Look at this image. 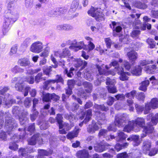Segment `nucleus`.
<instances>
[{
    "label": "nucleus",
    "mask_w": 158,
    "mask_h": 158,
    "mask_svg": "<svg viewBox=\"0 0 158 158\" xmlns=\"http://www.w3.org/2000/svg\"><path fill=\"white\" fill-rule=\"evenodd\" d=\"M151 119L150 123L147 127H144L145 125V122L144 118L142 117H138L135 119L134 126L135 129V131L138 132L139 131L141 128H143V133L141 135V138H143L146 135V134L152 132L154 130L152 126L156 125L158 122V113L155 114L153 116L152 113L149 114L147 116V119L150 121Z\"/></svg>",
    "instance_id": "f257e3e1"
},
{
    "label": "nucleus",
    "mask_w": 158,
    "mask_h": 158,
    "mask_svg": "<svg viewBox=\"0 0 158 158\" xmlns=\"http://www.w3.org/2000/svg\"><path fill=\"white\" fill-rule=\"evenodd\" d=\"M19 17V15L17 13L13 12L10 10L6 13L4 18L2 30L3 35H6L8 31L11 23L15 22Z\"/></svg>",
    "instance_id": "f03ea898"
},
{
    "label": "nucleus",
    "mask_w": 158,
    "mask_h": 158,
    "mask_svg": "<svg viewBox=\"0 0 158 158\" xmlns=\"http://www.w3.org/2000/svg\"><path fill=\"white\" fill-rule=\"evenodd\" d=\"M112 66L114 67L115 71L117 72V69L120 68L119 66L118 61L115 60H113L108 66L102 65L101 66L97 65V67L98 69L99 73L100 75L104 74L108 75L110 74L112 75H114L115 74L114 72L110 71L109 72L106 71H107Z\"/></svg>",
    "instance_id": "7ed1b4c3"
},
{
    "label": "nucleus",
    "mask_w": 158,
    "mask_h": 158,
    "mask_svg": "<svg viewBox=\"0 0 158 158\" xmlns=\"http://www.w3.org/2000/svg\"><path fill=\"white\" fill-rule=\"evenodd\" d=\"M88 14L94 17L98 21H102L104 19V15L97 8L91 7L90 10L88 11Z\"/></svg>",
    "instance_id": "20e7f679"
},
{
    "label": "nucleus",
    "mask_w": 158,
    "mask_h": 158,
    "mask_svg": "<svg viewBox=\"0 0 158 158\" xmlns=\"http://www.w3.org/2000/svg\"><path fill=\"white\" fill-rule=\"evenodd\" d=\"M128 116L126 114L118 115L115 117V125L116 126L120 127L125 125L124 123L128 121Z\"/></svg>",
    "instance_id": "39448f33"
},
{
    "label": "nucleus",
    "mask_w": 158,
    "mask_h": 158,
    "mask_svg": "<svg viewBox=\"0 0 158 158\" xmlns=\"http://www.w3.org/2000/svg\"><path fill=\"white\" fill-rule=\"evenodd\" d=\"M158 107V99L156 98H154L151 100L149 103L145 105V110L144 111V114H148L151 108L154 109Z\"/></svg>",
    "instance_id": "423d86ee"
},
{
    "label": "nucleus",
    "mask_w": 158,
    "mask_h": 158,
    "mask_svg": "<svg viewBox=\"0 0 158 158\" xmlns=\"http://www.w3.org/2000/svg\"><path fill=\"white\" fill-rule=\"evenodd\" d=\"M43 48V43L40 41H36L33 43L31 46L30 51L35 53H39L41 51Z\"/></svg>",
    "instance_id": "0eeeda50"
},
{
    "label": "nucleus",
    "mask_w": 158,
    "mask_h": 158,
    "mask_svg": "<svg viewBox=\"0 0 158 158\" xmlns=\"http://www.w3.org/2000/svg\"><path fill=\"white\" fill-rule=\"evenodd\" d=\"M63 80L61 76L59 75H57L56 79L50 80L46 81L44 84V88L45 89H48L49 88L48 86L50 85L51 84L54 83L55 82H61L63 84Z\"/></svg>",
    "instance_id": "6e6552de"
},
{
    "label": "nucleus",
    "mask_w": 158,
    "mask_h": 158,
    "mask_svg": "<svg viewBox=\"0 0 158 158\" xmlns=\"http://www.w3.org/2000/svg\"><path fill=\"white\" fill-rule=\"evenodd\" d=\"M5 126L8 132V134L10 135V133L9 132L11 131H14L17 127V124L14 120L10 118L8 120H6L5 122Z\"/></svg>",
    "instance_id": "1a4fd4ad"
},
{
    "label": "nucleus",
    "mask_w": 158,
    "mask_h": 158,
    "mask_svg": "<svg viewBox=\"0 0 158 158\" xmlns=\"http://www.w3.org/2000/svg\"><path fill=\"white\" fill-rule=\"evenodd\" d=\"M106 84L109 85L108 86V90L109 92L111 93H114L117 92L116 88L114 85L115 83L114 80H111L110 78H107L106 80Z\"/></svg>",
    "instance_id": "9d476101"
},
{
    "label": "nucleus",
    "mask_w": 158,
    "mask_h": 158,
    "mask_svg": "<svg viewBox=\"0 0 158 158\" xmlns=\"http://www.w3.org/2000/svg\"><path fill=\"white\" fill-rule=\"evenodd\" d=\"M101 127V124L99 122L94 123L93 122L92 124L89 125L87 128L88 131L91 133H93L98 130Z\"/></svg>",
    "instance_id": "9b49d317"
},
{
    "label": "nucleus",
    "mask_w": 158,
    "mask_h": 158,
    "mask_svg": "<svg viewBox=\"0 0 158 158\" xmlns=\"http://www.w3.org/2000/svg\"><path fill=\"white\" fill-rule=\"evenodd\" d=\"M123 70V68H119L117 69V73L120 75L119 79L122 81L127 80L128 78V76L130 75V73L128 72H124Z\"/></svg>",
    "instance_id": "f8f14e48"
},
{
    "label": "nucleus",
    "mask_w": 158,
    "mask_h": 158,
    "mask_svg": "<svg viewBox=\"0 0 158 158\" xmlns=\"http://www.w3.org/2000/svg\"><path fill=\"white\" fill-rule=\"evenodd\" d=\"M37 141H38L39 144L41 143L42 142V139L39 136V134L34 135L30 139L28 140V143L30 145H34Z\"/></svg>",
    "instance_id": "ddd939ff"
},
{
    "label": "nucleus",
    "mask_w": 158,
    "mask_h": 158,
    "mask_svg": "<svg viewBox=\"0 0 158 158\" xmlns=\"http://www.w3.org/2000/svg\"><path fill=\"white\" fill-rule=\"evenodd\" d=\"M84 46L83 41L75 42L72 44L69 47V48L73 50L74 51H77L81 49Z\"/></svg>",
    "instance_id": "4468645a"
},
{
    "label": "nucleus",
    "mask_w": 158,
    "mask_h": 158,
    "mask_svg": "<svg viewBox=\"0 0 158 158\" xmlns=\"http://www.w3.org/2000/svg\"><path fill=\"white\" fill-rule=\"evenodd\" d=\"M69 58V60L70 61L74 62V64L76 67H79L82 64L83 66H85L87 64V63L86 61H83L80 59L74 58L73 56L70 57Z\"/></svg>",
    "instance_id": "2eb2a0df"
},
{
    "label": "nucleus",
    "mask_w": 158,
    "mask_h": 158,
    "mask_svg": "<svg viewBox=\"0 0 158 158\" xmlns=\"http://www.w3.org/2000/svg\"><path fill=\"white\" fill-rule=\"evenodd\" d=\"M23 80V78H20L15 77L12 80V82L14 83L15 82L18 81L19 82L16 84L15 85V88L16 89L19 91H22L23 89V85H22V82Z\"/></svg>",
    "instance_id": "dca6fc26"
},
{
    "label": "nucleus",
    "mask_w": 158,
    "mask_h": 158,
    "mask_svg": "<svg viewBox=\"0 0 158 158\" xmlns=\"http://www.w3.org/2000/svg\"><path fill=\"white\" fill-rule=\"evenodd\" d=\"M59 98V97L54 93H53L52 94H50L48 93L44 95L43 99L44 101L49 102L51 99H53L54 100H58Z\"/></svg>",
    "instance_id": "f3484780"
},
{
    "label": "nucleus",
    "mask_w": 158,
    "mask_h": 158,
    "mask_svg": "<svg viewBox=\"0 0 158 158\" xmlns=\"http://www.w3.org/2000/svg\"><path fill=\"white\" fill-rule=\"evenodd\" d=\"M139 136L137 135H133L128 138L127 140L128 141H133V145L134 146H138L141 143V141L139 139Z\"/></svg>",
    "instance_id": "a211bd4d"
},
{
    "label": "nucleus",
    "mask_w": 158,
    "mask_h": 158,
    "mask_svg": "<svg viewBox=\"0 0 158 158\" xmlns=\"http://www.w3.org/2000/svg\"><path fill=\"white\" fill-rule=\"evenodd\" d=\"M156 68V66L153 64L145 66L144 68V70L147 73L149 74H154L155 72V71Z\"/></svg>",
    "instance_id": "6ab92c4d"
},
{
    "label": "nucleus",
    "mask_w": 158,
    "mask_h": 158,
    "mask_svg": "<svg viewBox=\"0 0 158 158\" xmlns=\"http://www.w3.org/2000/svg\"><path fill=\"white\" fill-rule=\"evenodd\" d=\"M106 146V145L102 143H97L94 146V149L96 152H101L105 150Z\"/></svg>",
    "instance_id": "aec40b11"
},
{
    "label": "nucleus",
    "mask_w": 158,
    "mask_h": 158,
    "mask_svg": "<svg viewBox=\"0 0 158 158\" xmlns=\"http://www.w3.org/2000/svg\"><path fill=\"white\" fill-rule=\"evenodd\" d=\"M3 103L8 107L10 106L12 104L15 103V101L12 99V96L10 95L6 96Z\"/></svg>",
    "instance_id": "412c9836"
},
{
    "label": "nucleus",
    "mask_w": 158,
    "mask_h": 158,
    "mask_svg": "<svg viewBox=\"0 0 158 158\" xmlns=\"http://www.w3.org/2000/svg\"><path fill=\"white\" fill-rule=\"evenodd\" d=\"M151 147V142L149 140H146L143 141L142 149L143 151L145 154L147 153Z\"/></svg>",
    "instance_id": "4be33fe9"
},
{
    "label": "nucleus",
    "mask_w": 158,
    "mask_h": 158,
    "mask_svg": "<svg viewBox=\"0 0 158 158\" xmlns=\"http://www.w3.org/2000/svg\"><path fill=\"white\" fill-rule=\"evenodd\" d=\"M18 64L21 66L26 67L30 65V63L29 59L24 58L19 59L18 62Z\"/></svg>",
    "instance_id": "5701e85b"
},
{
    "label": "nucleus",
    "mask_w": 158,
    "mask_h": 158,
    "mask_svg": "<svg viewBox=\"0 0 158 158\" xmlns=\"http://www.w3.org/2000/svg\"><path fill=\"white\" fill-rule=\"evenodd\" d=\"M76 156L78 158H88L89 155L88 151L83 150L78 151L76 154Z\"/></svg>",
    "instance_id": "b1692460"
},
{
    "label": "nucleus",
    "mask_w": 158,
    "mask_h": 158,
    "mask_svg": "<svg viewBox=\"0 0 158 158\" xmlns=\"http://www.w3.org/2000/svg\"><path fill=\"white\" fill-rule=\"evenodd\" d=\"M127 55L129 60L131 61H135L137 59L138 56L137 52L134 51L128 52Z\"/></svg>",
    "instance_id": "393cba45"
},
{
    "label": "nucleus",
    "mask_w": 158,
    "mask_h": 158,
    "mask_svg": "<svg viewBox=\"0 0 158 158\" xmlns=\"http://www.w3.org/2000/svg\"><path fill=\"white\" fill-rule=\"evenodd\" d=\"M134 124V122L133 121L129 122L128 125H126L124 128V131L129 132L132 130L135 131V128Z\"/></svg>",
    "instance_id": "a878e982"
},
{
    "label": "nucleus",
    "mask_w": 158,
    "mask_h": 158,
    "mask_svg": "<svg viewBox=\"0 0 158 158\" xmlns=\"http://www.w3.org/2000/svg\"><path fill=\"white\" fill-rule=\"evenodd\" d=\"M79 131V129L76 128L75 130L68 133L67 138L69 139H72L74 137H77Z\"/></svg>",
    "instance_id": "bb28decb"
},
{
    "label": "nucleus",
    "mask_w": 158,
    "mask_h": 158,
    "mask_svg": "<svg viewBox=\"0 0 158 158\" xmlns=\"http://www.w3.org/2000/svg\"><path fill=\"white\" fill-rule=\"evenodd\" d=\"M79 0H74L71 5L70 11L74 12L78 8L79 5Z\"/></svg>",
    "instance_id": "cd10ccee"
},
{
    "label": "nucleus",
    "mask_w": 158,
    "mask_h": 158,
    "mask_svg": "<svg viewBox=\"0 0 158 158\" xmlns=\"http://www.w3.org/2000/svg\"><path fill=\"white\" fill-rule=\"evenodd\" d=\"M91 113V110L89 109L87 110L85 119L82 123L79 124V125L81 127L82 126L83 123H86L90 120L92 116Z\"/></svg>",
    "instance_id": "c85d7f7f"
},
{
    "label": "nucleus",
    "mask_w": 158,
    "mask_h": 158,
    "mask_svg": "<svg viewBox=\"0 0 158 158\" xmlns=\"http://www.w3.org/2000/svg\"><path fill=\"white\" fill-rule=\"evenodd\" d=\"M149 84V81L148 80H145L143 81L141 84V85L139 87L140 90L145 91L147 90V88Z\"/></svg>",
    "instance_id": "c756f323"
},
{
    "label": "nucleus",
    "mask_w": 158,
    "mask_h": 158,
    "mask_svg": "<svg viewBox=\"0 0 158 158\" xmlns=\"http://www.w3.org/2000/svg\"><path fill=\"white\" fill-rule=\"evenodd\" d=\"M83 85H84L85 89L86 91L88 93H90L92 90V85L89 83L87 82H84L83 83Z\"/></svg>",
    "instance_id": "7c9ffc66"
},
{
    "label": "nucleus",
    "mask_w": 158,
    "mask_h": 158,
    "mask_svg": "<svg viewBox=\"0 0 158 158\" xmlns=\"http://www.w3.org/2000/svg\"><path fill=\"white\" fill-rule=\"evenodd\" d=\"M142 68L140 66H138L135 67V69L131 71V73L133 74L136 76H139L141 74Z\"/></svg>",
    "instance_id": "2f4dec72"
},
{
    "label": "nucleus",
    "mask_w": 158,
    "mask_h": 158,
    "mask_svg": "<svg viewBox=\"0 0 158 158\" xmlns=\"http://www.w3.org/2000/svg\"><path fill=\"white\" fill-rule=\"evenodd\" d=\"M117 135L116 139L118 141H122L126 138V135L122 131H119L117 133Z\"/></svg>",
    "instance_id": "473e14b6"
},
{
    "label": "nucleus",
    "mask_w": 158,
    "mask_h": 158,
    "mask_svg": "<svg viewBox=\"0 0 158 158\" xmlns=\"http://www.w3.org/2000/svg\"><path fill=\"white\" fill-rule=\"evenodd\" d=\"M52 151H50L49 152L46 151L44 150H40L39 151V155L38 156V158H41V156H48L49 154H52Z\"/></svg>",
    "instance_id": "72a5a7b5"
},
{
    "label": "nucleus",
    "mask_w": 158,
    "mask_h": 158,
    "mask_svg": "<svg viewBox=\"0 0 158 158\" xmlns=\"http://www.w3.org/2000/svg\"><path fill=\"white\" fill-rule=\"evenodd\" d=\"M49 51L50 48L48 47H47L45 48L44 51L40 54V56L44 58L47 57L48 55Z\"/></svg>",
    "instance_id": "f704fd0d"
},
{
    "label": "nucleus",
    "mask_w": 158,
    "mask_h": 158,
    "mask_svg": "<svg viewBox=\"0 0 158 158\" xmlns=\"http://www.w3.org/2000/svg\"><path fill=\"white\" fill-rule=\"evenodd\" d=\"M24 69L19 67L17 65L15 66L12 68L11 72L14 73H16L19 72H24Z\"/></svg>",
    "instance_id": "c9c22d12"
},
{
    "label": "nucleus",
    "mask_w": 158,
    "mask_h": 158,
    "mask_svg": "<svg viewBox=\"0 0 158 158\" xmlns=\"http://www.w3.org/2000/svg\"><path fill=\"white\" fill-rule=\"evenodd\" d=\"M61 58L65 57L67 56H69L70 55V52L68 48H65L63 50V51L61 52Z\"/></svg>",
    "instance_id": "e433bc0d"
},
{
    "label": "nucleus",
    "mask_w": 158,
    "mask_h": 158,
    "mask_svg": "<svg viewBox=\"0 0 158 158\" xmlns=\"http://www.w3.org/2000/svg\"><path fill=\"white\" fill-rule=\"evenodd\" d=\"M147 43L149 45L150 48H153L155 46V42L151 38H148L146 41Z\"/></svg>",
    "instance_id": "4c0bfd02"
},
{
    "label": "nucleus",
    "mask_w": 158,
    "mask_h": 158,
    "mask_svg": "<svg viewBox=\"0 0 158 158\" xmlns=\"http://www.w3.org/2000/svg\"><path fill=\"white\" fill-rule=\"evenodd\" d=\"M135 6L138 8L143 9H145L148 7L146 4L142 3L140 2H136L135 4Z\"/></svg>",
    "instance_id": "58836bf2"
},
{
    "label": "nucleus",
    "mask_w": 158,
    "mask_h": 158,
    "mask_svg": "<svg viewBox=\"0 0 158 158\" xmlns=\"http://www.w3.org/2000/svg\"><path fill=\"white\" fill-rule=\"evenodd\" d=\"M84 75L86 76V78L87 79L89 80V81H91L93 80V77L91 74L87 70H85L84 71Z\"/></svg>",
    "instance_id": "ea45409f"
},
{
    "label": "nucleus",
    "mask_w": 158,
    "mask_h": 158,
    "mask_svg": "<svg viewBox=\"0 0 158 158\" xmlns=\"http://www.w3.org/2000/svg\"><path fill=\"white\" fill-rule=\"evenodd\" d=\"M14 1H10L8 3L7 5V8L9 9L7 12H9L10 10L13 11V12L17 13L15 11H14L13 10V6H14Z\"/></svg>",
    "instance_id": "a19ab883"
},
{
    "label": "nucleus",
    "mask_w": 158,
    "mask_h": 158,
    "mask_svg": "<svg viewBox=\"0 0 158 158\" xmlns=\"http://www.w3.org/2000/svg\"><path fill=\"white\" fill-rule=\"evenodd\" d=\"M59 129H64L66 131H68L71 129V127L69 126L68 124L64 123H62L59 125Z\"/></svg>",
    "instance_id": "79ce46f5"
},
{
    "label": "nucleus",
    "mask_w": 158,
    "mask_h": 158,
    "mask_svg": "<svg viewBox=\"0 0 158 158\" xmlns=\"http://www.w3.org/2000/svg\"><path fill=\"white\" fill-rule=\"evenodd\" d=\"M153 63L152 60H143L140 61V66H143L147 64H150Z\"/></svg>",
    "instance_id": "37998d69"
},
{
    "label": "nucleus",
    "mask_w": 158,
    "mask_h": 158,
    "mask_svg": "<svg viewBox=\"0 0 158 158\" xmlns=\"http://www.w3.org/2000/svg\"><path fill=\"white\" fill-rule=\"evenodd\" d=\"M23 81H26L28 82L29 84H32L33 83L34 81V77L33 76H31L29 77H26L25 78H23Z\"/></svg>",
    "instance_id": "c03bdc74"
},
{
    "label": "nucleus",
    "mask_w": 158,
    "mask_h": 158,
    "mask_svg": "<svg viewBox=\"0 0 158 158\" xmlns=\"http://www.w3.org/2000/svg\"><path fill=\"white\" fill-rule=\"evenodd\" d=\"M23 81H26L28 82L29 84H32L33 83L34 81V77L33 76H31L29 77H26L25 78H23Z\"/></svg>",
    "instance_id": "a18cd8bd"
},
{
    "label": "nucleus",
    "mask_w": 158,
    "mask_h": 158,
    "mask_svg": "<svg viewBox=\"0 0 158 158\" xmlns=\"http://www.w3.org/2000/svg\"><path fill=\"white\" fill-rule=\"evenodd\" d=\"M42 75L43 73H40L35 77V80L37 82H39L41 80L45 79L42 77Z\"/></svg>",
    "instance_id": "49530a36"
},
{
    "label": "nucleus",
    "mask_w": 158,
    "mask_h": 158,
    "mask_svg": "<svg viewBox=\"0 0 158 158\" xmlns=\"http://www.w3.org/2000/svg\"><path fill=\"white\" fill-rule=\"evenodd\" d=\"M94 108L98 110H102L106 111L108 110L107 108L104 105H95L94 106Z\"/></svg>",
    "instance_id": "de8ad7c7"
},
{
    "label": "nucleus",
    "mask_w": 158,
    "mask_h": 158,
    "mask_svg": "<svg viewBox=\"0 0 158 158\" xmlns=\"http://www.w3.org/2000/svg\"><path fill=\"white\" fill-rule=\"evenodd\" d=\"M33 112L32 114H31V119L32 121H34L36 118L38 114V112L35 109H33Z\"/></svg>",
    "instance_id": "09e8293b"
},
{
    "label": "nucleus",
    "mask_w": 158,
    "mask_h": 158,
    "mask_svg": "<svg viewBox=\"0 0 158 158\" xmlns=\"http://www.w3.org/2000/svg\"><path fill=\"white\" fill-rule=\"evenodd\" d=\"M52 67L50 66L47 68L44 66L43 68L44 73L46 75H49L51 71V69Z\"/></svg>",
    "instance_id": "8fccbe9b"
},
{
    "label": "nucleus",
    "mask_w": 158,
    "mask_h": 158,
    "mask_svg": "<svg viewBox=\"0 0 158 158\" xmlns=\"http://www.w3.org/2000/svg\"><path fill=\"white\" fill-rule=\"evenodd\" d=\"M31 99L30 98H26L24 102V105L26 107H29L31 105Z\"/></svg>",
    "instance_id": "3c124183"
},
{
    "label": "nucleus",
    "mask_w": 158,
    "mask_h": 158,
    "mask_svg": "<svg viewBox=\"0 0 158 158\" xmlns=\"http://www.w3.org/2000/svg\"><path fill=\"white\" fill-rule=\"evenodd\" d=\"M136 94V91H132L131 92L127 93L126 94V97L129 98H134V97Z\"/></svg>",
    "instance_id": "603ef678"
},
{
    "label": "nucleus",
    "mask_w": 158,
    "mask_h": 158,
    "mask_svg": "<svg viewBox=\"0 0 158 158\" xmlns=\"http://www.w3.org/2000/svg\"><path fill=\"white\" fill-rule=\"evenodd\" d=\"M122 27L121 26H117L113 30V35L114 36H116L117 35V34L115 33L114 32L115 31L117 32H119L122 30Z\"/></svg>",
    "instance_id": "864d4df0"
},
{
    "label": "nucleus",
    "mask_w": 158,
    "mask_h": 158,
    "mask_svg": "<svg viewBox=\"0 0 158 158\" xmlns=\"http://www.w3.org/2000/svg\"><path fill=\"white\" fill-rule=\"evenodd\" d=\"M140 34V31H139L135 30L132 31L131 35L133 38H135L137 37Z\"/></svg>",
    "instance_id": "5fc2aeb1"
},
{
    "label": "nucleus",
    "mask_w": 158,
    "mask_h": 158,
    "mask_svg": "<svg viewBox=\"0 0 158 158\" xmlns=\"http://www.w3.org/2000/svg\"><path fill=\"white\" fill-rule=\"evenodd\" d=\"M105 41L106 46L108 48H110L112 44V42L111 40L109 38L105 39Z\"/></svg>",
    "instance_id": "6e6d98bb"
},
{
    "label": "nucleus",
    "mask_w": 158,
    "mask_h": 158,
    "mask_svg": "<svg viewBox=\"0 0 158 158\" xmlns=\"http://www.w3.org/2000/svg\"><path fill=\"white\" fill-rule=\"evenodd\" d=\"M136 97L138 99L143 100L144 99L145 96L143 93L141 92L137 94Z\"/></svg>",
    "instance_id": "4d7b16f0"
},
{
    "label": "nucleus",
    "mask_w": 158,
    "mask_h": 158,
    "mask_svg": "<svg viewBox=\"0 0 158 158\" xmlns=\"http://www.w3.org/2000/svg\"><path fill=\"white\" fill-rule=\"evenodd\" d=\"M74 69L73 68H71L69 71L68 72V70L66 69H65V72L67 74V76L69 77H71L73 75V71Z\"/></svg>",
    "instance_id": "13d9d810"
},
{
    "label": "nucleus",
    "mask_w": 158,
    "mask_h": 158,
    "mask_svg": "<svg viewBox=\"0 0 158 158\" xmlns=\"http://www.w3.org/2000/svg\"><path fill=\"white\" fill-rule=\"evenodd\" d=\"M17 46L15 45L13 46L11 49L10 52V55H12L13 54L16 53L17 52Z\"/></svg>",
    "instance_id": "bf43d9fd"
},
{
    "label": "nucleus",
    "mask_w": 158,
    "mask_h": 158,
    "mask_svg": "<svg viewBox=\"0 0 158 158\" xmlns=\"http://www.w3.org/2000/svg\"><path fill=\"white\" fill-rule=\"evenodd\" d=\"M135 107L137 112L138 114H140L142 112L143 109L142 106L138 105H136Z\"/></svg>",
    "instance_id": "052dcab7"
},
{
    "label": "nucleus",
    "mask_w": 158,
    "mask_h": 158,
    "mask_svg": "<svg viewBox=\"0 0 158 158\" xmlns=\"http://www.w3.org/2000/svg\"><path fill=\"white\" fill-rule=\"evenodd\" d=\"M117 158H128V156L126 152L119 154L117 156Z\"/></svg>",
    "instance_id": "680f3d73"
},
{
    "label": "nucleus",
    "mask_w": 158,
    "mask_h": 158,
    "mask_svg": "<svg viewBox=\"0 0 158 158\" xmlns=\"http://www.w3.org/2000/svg\"><path fill=\"white\" fill-rule=\"evenodd\" d=\"M9 148L11 149L15 150L18 149V146L15 143H10Z\"/></svg>",
    "instance_id": "e2e57ef3"
},
{
    "label": "nucleus",
    "mask_w": 158,
    "mask_h": 158,
    "mask_svg": "<svg viewBox=\"0 0 158 158\" xmlns=\"http://www.w3.org/2000/svg\"><path fill=\"white\" fill-rule=\"evenodd\" d=\"M158 151L157 149L153 148L149 152L148 155L151 156H154L157 153Z\"/></svg>",
    "instance_id": "0e129e2a"
},
{
    "label": "nucleus",
    "mask_w": 158,
    "mask_h": 158,
    "mask_svg": "<svg viewBox=\"0 0 158 158\" xmlns=\"http://www.w3.org/2000/svg\"><path fill=\"white\" fill-rule=\"evenodd\" d=\"M90 28L92 31L96 32L99 30L100 26L97 25H96V26H92Z\"/></svg>",
    "instance_id": "69168bd1"
},
{
    "label": "nucleus",
    "mask_w": 158,
    "mask_h": 158,
    "mask_svg": "<svg viewBox=\"0 0 158 158\" xmlns=\"http://www.w3.org/2000/svg\"><path fill=\"white\" fill-rule=\"evenodd\" d=\"M47 121L44 122L40 126V128L42 130H45L48 127V125Z\"/></svg>",
    "instance_id": "338daca9"
},
{
    "label": "nucleus",
    "mask_w": 158,
    "mask_h": 158,
    "mask_svg": "<svg viewBox=\"0 0 158 158\" xmlns=\"http://www.w3.org/2000/svg\"><path fill=\"white\" fill-rule=\"evenodd\" d=\"M151 13L152 17L155 18H158V10H152Z\"/></svg>",
    "instance_id": "774afa93"
}]
</instances>
